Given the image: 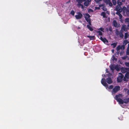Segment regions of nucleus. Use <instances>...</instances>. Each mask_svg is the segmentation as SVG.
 <instances>
[{"label":"nucleus","instance_id":"f257e3e1","mask_svg":"<svg viewBox=\"0 0 129 129\" xmlns=\"http://www.w3.org/2000/svg\"><path fill=\"white\" fill-rule=\"evenodd\" d=\"M122 96V94H119L118 95H116L115 99L117 102H118L119 104H123L124 103L126 104L128 103V102H129V98H125L123 100L120 98Z\"/></svg>","mask_w":129,"mask_h":129},{"label":"nucleus","instance_id":"f03ea898","mask_svg":"<svg viewBox=\"0 0 129 129\" xmlns=\"http://www.w3.org/2000/svg\"><path fill=\"white\" fill-rule=\"evenodd\" d=\"M122 10L123 15L129 16V8L126 9L125 7L123 6L122 7Z\"/></svg>","mask_w":129,"mask_h":129},{"label":"nucleus","instance_id":"7ed1b4c3","mask_svg":"<svg viewBox=\"0 0 129 129\" xmlns=\"http://www.w3.org/2000/svg\"><path fill=\"white\" fill-rule=\"evenodd\" d=\"M120 89V87L119 86H115L113 88L112 92V94H114L119 91Z\"/></svg>","mask_w":129,"mask_h":129},{"label":"nucleus","instance_id":"20e7f679","mask_svg":"<svg viewBox=\"0 0 129 129\" xmlns=\"http://www.w3.org/2000/svg\"><path fill=\"white\" fill-rule=\"evenodd\" d=\"M120 75L117 78V81L118 82H121L122 80L124 77V75L121 73H119Z\"/></svg>","mask_w":129,"mask_h":129},{"label":"nucleus","instance_id":"39448f33","mask_svg":"<svg viewBox=\"0 0 129 129\" xmlns=\"http://www.w3.org/2000/svg\"><path fill=\"white\" fill-rule=\"evenodd\" d=\"M129 79V72L127 71L125 75L123 77V80L125 81H127Z\"/></svg>","mask_w":129,"mask_h":129},{"label":"nucleus","instance_id":"423d86ee","mask_svg":"<svg viewBox=\"0 0 129 129\" xmlns=\"http://www.w3.org/2000/svg\"><path fill=\"white\" fill-rule=\"evenodd\" d=\"M77 15H75V17L77 19H81L82 16V14L80 12H78L77 13Z\"/></svg>","mask_w":129,"mask_h":129},{"label":"nucleus","instance_id":"0eeeda50","mask_svg":"<svg viewBox=\"0 0 129 129\" xmlns=\"http://www.w3.org/2000/svg\"><path fill=\"white\" fill-rule=\"evenodd\" d=\"M101 83L105 87H108V85L106 82V80L105 78H103L101 80Z\"/></svg>","mask_w":129,"mask_h":129},{"label":"nucleus","instance_id":"6e6552de","mask_svg":"<svg viewBox=\"0 0 129 129\" xmlns=\"http://www.w3.org/2000/svg\"><path fill=\"white\" fill-rule=\"evenodd\" d=\"M91 0H86L84 3V6L87 7L90 4Z\"/></svg>","mask_w":129,"mask_h":129},{"label":"nucleus","instance_id":"1a4fd4ad","mask_svg":"<svg viewBox=\"0 0 129 129\" xmlns=\"http://www.w3.org/2000/svg\"><path fill=\"white\" fill-rule=\"evenodd\" d=\"M105 2L107 5H108L110 6H112V4L111 2V0H104Z\"/></svg>","mask_w":129,"mask_h":129},{"label":"nucleus","instance_id":"9d476101","mask_svg":"<svg viewBox=\"0 0 129 129\" xmlns=\"http://www.w3.org/2000/svg\"><path fill=\"white\" fill-rule=\"evenodd\" d=\"M113 26L116 27H119V25H118L116 20H114L113 21Z\"/></svg>","mask_w":129,"mask_h":129},{"label":"nucleus","instance_id":"9b49d317","mask_svg":"<svg viewBox=\"0 0 129 129\" xmlns=\"http://www.w3.org/2000/svg\"><path fill=\"white\" fill-rule=\"evenodd\" d=\"M106 81L109 84H111L113 82V81L110 77H108L106 79Z\"/></svg>","mask_w":129,"mask_h":129},{"label":"nucleus","instance_id":"f8f14e48","mask_svg":"<svg viewBox=\"0 0 129 129\" xmlns=\"http://www.w3.org/2000/svg\"><path fill=\"white\" fill-rule=\"evenodd\" d=\"M122 8L121 7L120 5H117L116 6V8L115 9V10L116 11H122Z\"/></svg>","mask_w":129,"mask_h":129},{"label":"nucleus","instance_id":"ddd939ff","mask_svg":"<svg viewBox=\"0 0 129 129\" xmlns=\"http://www.w3.org/2000/svg\"><path fill=\"white\" fill-rule=\"evenodd\" d=\"M100 39L104 43H108V41L105 38H103L102 37H100Z\"/></svg>","mask_w":129,"mask_h":129},{"label":"nucleus","instance_id":"4468645a","mask_svg":"<svg viewBox=\"0 0 129 129\" xmlns=\"http://www.w3.org/2000/svg\"><path fill=\"white\" fill-rule=\"evenodd\" d=\"M120 30H121L122 32H123V31H126V25H125L122 26Z\"/></svg>","mask_w":129,"mask_h":129},{"label":"nucleus","instance_id":"2eb2a0df","mask_svg":"<svg viewBox=\"0 0 129 129\" xmlns=\"http://www.w3.org/2000/svg\"><path fill=\"white\" fill-rule=\"evenodd\" d=\"M121 70V72L123 73H124L126 72L125 68H122Z\"/></svg>","mask_w":129,"mask_h":129},{"label":"nucleus","instance_id":"dca6fc26","mask_svg":"<svg viewBox=\"0 0 129 129\" xmlns=\"http://www.w3.org/2000/svg\"><path fill=\"white\" fill-rule=\"evenodd\" d=\"M81 3H78L77 4V6L79 7H81L82 9H83L84 8V7L83 5L81 4Z\"/></svg>","mask_w":129,"mask_h":129},{"label":"nucleus","instance_id":"f3484780","mask_svg":"<svg viewBox=\"0 0 129 129\" xmlns=\"http://www.w3.org/2000/svg\"><path fill=\"white\" fill-rule=\"evenodd\" d=\"M118 16H119V18L120 19V21L122 22L123 21V19L122 18V15L121 14H120Z\"/></svg>","mask_w":129,"mask_h":129},{"label":"nucleus","instance_id":"a211bd4d","mask_svg":"<svg viewBox=\"0 0 129 129\" xmlns=\"http://www.w3.org/2000/svg\"><path fill=\"white\" fill-rule=\"evenodd\" d=\"M123 32L121 30H120L119 32V36L121 38H122L123 37Z\"/></svg>","mask_w":129,"mask_h":129},{"label":"nucleus","instance_id":"6ab92c4d","mask_svg":"<svg viewBox=\"0 0 129 129\" xmlns=\"http://www.w3.org/2000/svg\"><path fill=\"white\" fill-rule=\"evenodd\" d=\"M87 37H88L90 40H93L95 39V37L94 36H88Z\"/></svg>","mask_w":129,"mask_h":129},{"label":"nucleus","instance_id":"aec40b11","mask_svg":"<svg viewBox=\"0 0 129 129\" xmlns=\"http://www.w3.org/2000/svg\"><path fill=\"white\" fill-rule=\"evenodd\" d=\"M101 15L104 18H107L106 16V13L104 12H102L101 14Z\"/></svg>","mask_w":129,"mask_h":129},{"label":"nucleus","instance_id":"412c9836","mask_svg":"<svg viewBox=\"0 0 129 129\" xmlns=\"http://www.w3.org/2000/svg\"><path fill=\"white\" fill-rule=\"evenodd\" d=\"M87 27L90 31H92L93 30V29L92 28V27H91L89 25H87Z\"/></svg>","mask_w":129,"mask_h":129},{"label":"nucleus","instance_id":"4be33fe9","mask_svg":"<svg viewBox=\"0 0 129 129\" xmlns=\"http://www.w3.org/2000/svg\"><path fill=\"white\" fill-rule=\"evenodd\" d=\"M129 43V41L127 40H125L124 41L123 44L124 46L126 45L127 44Z\"/></svg>","mask_w":129,"mask_h":129},{"label":"nucleus","instance_id":"5701e85b","mask_svg":"<svg viewBox=\"0 0 129 129\" xmlns=\"http://www.w3.org/2000/svg\"><path fill=\"white\" fill-rule=\"evenodd\" d=\"M110 69L112 71H113L115 69V67L113 65H112L110 66Z\"/></svg>","mask_w":129,"mask_h":129},{"label":"nucleus","instance_id":"b1692460","mask_svg":"<svg viewBox=\"0 0 129 129\" xmlns=\"http://www.w3.org/2000/svg\"><path fill=\"white\" fill-rule=\"evenodd\" d=\"M117 4H118L117 5H120V6H121L122 5V3L120 2L119 0H118L117 2Z\"/></svg>","mask_w":129,"mask_h":129},{"label":"nucleus","instance_id":"393cba45","mask_svg":"<svg viewBox=\"0 0 129 129\" xmlns=\"http://www.w3.org/2000/svg\"><path fill=\"white\" fill-rule=\"evenodd\" d=\"M115 69L116 71H118L120 70V68L119 66H115Z\"/></svg>","mask_w":129,"mask_h":129},{"label":"nucleus","instance_id":"a878e982","mask_svg":"<svg viewBox=\"0 0 129 129\" xmlns=\"http://www.w3.org/2000/svg\"><path fill=\"white\" fill-rule=\"evenodd\" d=\"M85 16L84 17V18H85V17H86L87 18H90V15L88 13H86L85 14Z\"/></svg>","mask_w":129,"mask_h":129},{"label":"nucleus","instance_id":"bb28decb","mask_svg":"<svg viewBox=\"0 0 129 129\" xmlns=\"http://www.w3.org/2000/svg\"><path fill=\"white\" fill-rule=\"evenodd\" d=\"M115 33L116 36H118L119 34V32L117 29H116L115 31Z\"/></svg>","mask_w":129,"mask_h":129},{"label":"nucleus","instance_id":"cd10ccee","mask_svg":"<svg viewBox=\"0 0 129 129\" xmlns=\"http://www.w3.org/2000/svg\"><path fill=\"white\" fill-rule=\"evenodd\" d=\"M76 1L79 3H82L83 2H84L86 0H76Z\"/></svg>","mask_w":129,"mask_h":129},{"label":"nucleus","instance_id":"c85d7f7f","mask_svg":"<svg viewBox=\"0 0 129 129\" xmlns=\"http://www.w3.org/2000/svg\"><path fill=\"white\" fill-rule=\"evenodd\" d=\"M125 22L129 24V18H127L125 19Z\"/></svg>","mask_w":129,"mask_h":129},{"label":"nucleus","instance_id":"c756f323","mask_svg":"<svg viewBox=\"0 0 129 129\" xmlns=\"http://www.w3.org/2000/svg\"><path fill=\"white\" fill-rule=\"evenodd\" d=\"M117 43H114L112 44H111V45H113V48H114L116 47V46L117 45Z\"/></svg>","mask_w":129,"mask_h":129},{"label":"nucleus","instance_id":"7c9ffc66","mask_svg":"<svg viewBox=\"0 0 129 129\" xmlns=\"http://www.w3.org/2000/svg\"><path fill=\"white\" fill-rule=\"evenodd\" d=\"M112 2L114 5H115L116 4L117 2L116 0H112Z\"/></svg>","mask_w":129,"mask_h":129},{"label":"nucleus","instance_id":"2f4dec72","mask_svg":"<svg viewBox=\"0 0 129 129\" xmlns=\"http://www.w3.org/2000/svg\"><path fill=\"white\" fill-rule=\"evenodd\" d=\"M128 37V34L127 33H125L124 34V39H126Z\"/></svg>","mask_w":129,"mask_h":129},{"label":"nucleus","instance_id":"473e14b6","mask_svg":"<svg viewBox=\"0 0 129 129\" xmlns=\"http://www.w3.org/2000/svg\"><path fill=\"white\" fill-rule=\"evenodd\" d=\"M97 33H99V35L100 36H102V33L100 31H96Z\"/></svg>","mask_w":129,"mask_h":129},{"label":"nucleus","instance_id":"72a5a7b5","mask_svg":"<svg viewBox=\"0 0 129 129\" xmlns=\"http://www.w3.org/2000/svg\"><path fill=\"white\" fill-rule=\"evenodd\" d=\"M126 54L127 55H129V46L127 47L126 52Z\"/></svg>","mask_w":129,"mask_h":129},{"label":"nucleus","instance_id":"f704fd0d","mask_svg":"<svg viewBox=\"0 0 129 129\" xmlns=\"http://www.w3.org/2000/svg\"><path fill=\"white\" fill-rule=\"evenodd\" d=\"M102 9L104 11H106L107 10V8L104 6L102 7Z\"/></svg>","mask_w":129,"mask_h":129},{"label":"nucleus","instance_id":"c9c22d12","mask_svg":"<svg viewBox=\"0 0 129 129\" xmlns=\"http://www.w3.org/2000/svg\"><path fill=\"white\" fill-rule=\"evenodd\" d=\"M117 12H116V14L118 15H119L120 14V13L122 11H117Z\"/></svg>","mask_w":129,"mask_h":129},{"label":"nucleus","instance_id":"e433bc0d","mask_svg":"<svg viewBox=\"0 0 129 129\" xmlns=\"http://www.w3.org/2000/svg\"><path fill=\"white\" fill-rule=\"evenodd\" d=\"M75 13V12L73 10L71 11L70 12V14L73 16L74 15Z\"/></svg>","mask_w":129,"mask_h":129},{"label":"nucleus","instance_id":"4c0bfd02","mask_svg":"<svg viewBox=\"0 0 129 129\" xmlns=\"http://www.w3.org/2000/svg\"><path fill=\"white\" fill-rule=\"evenodd\" d=\"M85 18L87 22L91 20L90 18H87L86 17H85Z\"/></svg>","mask_w":129,"mask_h":129},{"label":"nucleus","instance_id":"58836bf2","mask_svg":"<svg viewBox=\"0 0 129 129\" xmlns=\"http://www.w3.org/2000/svg\"><path fill=\"white\" fill-rule=\"evenodd\" d=\"M93 12V11L92 9H88V13H90V12Z\"/></svg>","mask_w":129,"mask_h":129},{"label":"nucleus","instance_id":"ea45409f","mask_svg":"<svg viewBox=\"0 0 129 129\" xmlns=\"http://www.w3.org/2000/svg\"><path fill=\"white\" fill-rule=\"evenodd\" d=\"M116 49L117 50V51H118L121 49V48H120V46H118L116 47Z\"/></svg>","mask_w":129,"mask_h":129},{"label":"nucleus","instance_id":"a19ab883","mask_svg":"<svg viewBox=\"0 0 129 129\" xmlns=\"http://www.w3.org/2000/svg\"><path fill=\"white\" fill-rule=\"evenodd\" d=\"M113 86L112 85H111L108 88L109 89H113Z\"/></svg>","mask_w":129,"mask_h":129},{"label":"nucleus","instance_id":"79ce46f5","mask_svg":"<svg viewBox=\"0 0 129 129\" xmlns=\"http://www.w3.org/2000/svg\"><path fill=\"white\" fill-rule=\"evenodd\" d=\"M98 30H100L101 31L104 32V29L102 27L100 28L99 29H98Z\"/></svg>","mask_w":129,"mask_h":129},{"label":"nucleus","instance_id":"37998d69","mask_svg":"<svg viewBox=\"0 0 129 129\" xmlns=\"http://www.w3.org/2000/svg\"><path fill=\"white\" fill-rule=\"evenodd\" d=\"M120 48H121L120 49H124L125 48L124 46V45H122L120 46Z\"/></svg>","mask_w":129,"mask_h":129},{"label":"nucleus","instance_id":"c03bdc74","mask_svg":"<svg viewBox=\"0 0 129 129\" xmlns=\"http://www.w3.org/2000/svg\"><path fill=\"white\" fill-rule=\"evenodd\" d=\"M117 59L115 58L114 56H113V58L112 59V60L113 61L115 60L116 61L117 60Z\"/></svg>","mask_w":129,"mask_h":129},{"label":"nucleus","instance_id":"a18cd8bd","mask_svg":"<svg viewBox=\"0 0 129 129\" xmlns=\"http://www.w3.org/2000/svg\"><path fill=\"white\" fill-rule=\"evenodd\" d=\"M87 22H88V23L89 24V25H91V20H90L88 21Z\"/></svg>","mask_w":129,"mask_h":129},{"label":"nucleus","instance_id":"49530a36","mask_svg":"<svg viewBox=\"0 0 129 129\" xmlns=\"http://www.w3.org/2000/svg\"><path fill=\"white\" fill-rule=\"evenodd\" d=\"M125 64L127 67H129V62L125 63Z\"/></svg>","mask_w":129,"mask_h":129},{"label":"nucleus","instance_id":"de8ad7c7","mask_svg":"<svg viewBox=\"0 0 129 129\" xmlns=\"http://www.w3.org/2000/svg\"><path fill=\"white\" fill-rule=\"evenodd\" d=\"M126 72H129V68H125Z\"/></svg>","mask_w":129,"mask_h":129},{"label":"nucleus","instance_id":"09e8293b","mask_svg":"<svg viewBox=\"0 0 129 129\" xmlns=\"http://www.w3.org/2000/svg\"><path fill=\"white\" fill-rule=\"evenodd\" d=\"M104 6V5L103 4H102L101 5H99V7L100 8H101V7H103V6Z\"/></svg>","mask_w":129,"mask_h":129},{"label":"nucleus","instance_id":"8fccbe9b","mask_svg":"<svg viewBox=\"0 0 129 129\" xmlns=\"http://www.w3.org/2000/svg\"><path fill=\"white\" fill-rule=\"evenodd\" d=\"M102 0H94V1L96 3H98L101 1Z\"/></svg>","mask_w":129,"mask_h":129},{"label":"nucleus","instance_id":"3c124183","mask_svg":"<svg viewBox=\"0 0 129 129\" xmlns=\"http://www.w3.org/2000/svg\"><path fill=\"white\" fill-rule=\"evenodd\" d=\"M109 30L110 31H112V28L111 27H109Z\"/></svg>","mask_w":129,"mask_h":129},{"label":"nucleus","instance_id":"603ef678","mask_svg":"<svg viewBox=\"0 0 129 129\" xmlns=\"http://www.w3.org/2000/svg\"><path fill=\"white\" fill-rule=\"evenodd\" d=\"M123 51H121V52H120V55H122V54L123 53Z\"/></svg>","mask_w":129,"mask_h":129},{"label":"nucleus","instance_id":"864d4df0","mask_svg":"<svg viewBox=\"0 0 129 129\" xmlns=\"http://www.w3.org/2000/svg\"><path fill=\"white\" fill-rule=\"evenodd\" d=\"M95 9L99 10L100 9V7H95Z\"/></svg>","mask_w":129,"mask_h":129},{"label":"nucleus","instance_id":"5fc2aeb1","mask_svg":"<svg viewBox=\"0 0 129 129\" xmlns=\"http://www.w3.org/2000/svg\"><path fill=\"white\" fill-rule=\"evenodd\" d=\"M116 53L117 54H119V51H117V52H116Z\"/></svg>","mask_w":129,"mask_h":129},{"label":"nucleus","instance_id":"6e6d98bb","mask_svg":"<svg viewBox=\"0 0 129 129\" xmlns=\"http://www.w3.org/2000/svg\"><path fill=\"white\" fill-rule=\"evenodd\" d=\"M127 28L129 29V24H128L127 25Z\"/></svg>","mask_w":129,"mask_h":129},{"label":"nucleus","instance_id":"4d7b16f0","mask_svg":"<svg viewBox=\"0 0 129 129\" xmlns=\"http://www.w3.org/2000/svg\"><path fill=\"white\" fill-rule=\"evenodd\" d=\"M122 59H125V57H123L122 58Z\"/></svg>","mask_w":129,"mask_h":129},{"label":"nucleus","instance_id":"13d9d810","mask_svg":"<svg viewBox=\"0 0 129 129\" xmlns=\"http://www.w3.org/2000/svg\"><path fill=\"white\" fill-rule=\"evenodd\" d=\"M122 2H124L125 1V0H122Z\"/></svg>","mask_w":129,"mask_h":129},{"label":"nucleus","instance_id":"bf43d9fd","mask_svg":"<svg viewBox=\"0 0 129 129\" xmlns=\"http://www.w3.org/2000/svg\"><path fill=\"white\" fill-rule=\"evenodd\" d=\"M114 49H112V52H113V53L114 52Z\"/></svg>","mask_w":129,"mask_h":129}]
</instances>
